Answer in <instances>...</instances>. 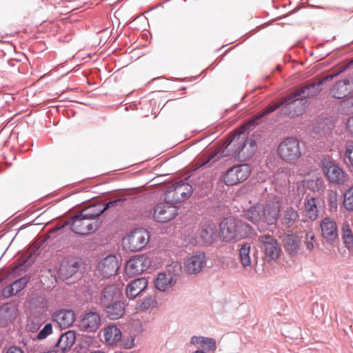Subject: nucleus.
<instances>
[{
	"label": "nucleus",
	"mask_w": 353,
	"mask_h": 353,
	"mask_svg": "<svg viewBox=\"0 0 353 353\" xmlns=\"http://www.w3.org/2000/svg\"><path fill=\"white\" fill-rule=\"evenodd\" d=\"M52 318L60 327L65 329L74 323L75 314L72 310L61 309L56 311L52 314Z\"/></svg>",
	"instance_id": "6ab92c4d"
},
{
	"label": "nucleus",
	"mask_w": 353,
	"mask_h": 353,
	"mask_svg": "<svg viewBox=\"0 0 353 353\" xmlns=\"http://www.w3.org/2000/svg\"><path fill=\"white\" fill-rule=\"evenodd\" d=\"M175 283L176 279L172 273L161 272L158 274L155 280V286L159 290L164 292L173 286Z\"/></svg>",
	"instance_id": "393cba45"
},
{
	"label": "nucleus",
	"mask_w": 353,
	"mask_h": 353,
	"mask_svg": "<svg viewBox=\"0 0 353 353\" xmlns=\"http://www.w3.org/2000/svg\"><path fill=\"white\" fill-rule=\"evenodd\" d=\"M193 189L189 183L180 181L167 187L165 192V201L177 203L188 199L192 194Z\"/></svg>",
	"instance_id": "20e7f679"
},
{
	"label": "nucleus",
	"mask_w": 353,
	"mask_h": 353,
	"mask_svg": "<svg viewBox=\"0 0 353 353\" xmlns=\"http://www.w3.org/2000/svg\"><path fill=\"white\" fill-rule=\"evenodd\" d=\"M342 239L349 250L353 248V234L348 225H345L342 228Z\"/></svg>",
	"instance_id": "58836bf2"
},
{
	"label": "nucleus",
	"mask_w": 353,
	"mask_h": 353,
	"mask_svg": "<svg viewBox=\"0 0 353 353\" xmlns=\"http://www.w3.org/2000/svg\"><path fill=\"white\" fill-rule=\"evenodd\" d=\"M203 336H193L191 339V343L193 345L202 344V339Z\"/></svg>",
	"instance_id": "603ef678"
},
{
	"label": "nucleus",
	"mask_w": 353,
	"mask_h": 353,
	"mask_svg": "<svg viewBox=\"0 0 353 353\" xmlns=\"http://www.w3.org/2000/svg\"><path fill=\"white\" fill-rule=\"evenodd\" d=\"M125 199H117L113 201H110L108 203L103 205V208L104 209V211L109 208H114L115 207H117L119 205H121L122 203L124 201Z\"/></svg>",
	"instance_id": "a18cd8bd"
},
{
	"label": "nucleus",
	"mask_w": 353,
	"mask_h": 353,
	"mask_svg": "<svg viewBox=\"0 0 353 353\" xmlns=\"http://www.w3.org/2000/svg\"><path fill=\"white\" fill-rule=\"evenodd\" d=\"M90 353H104V352H101V351H94V352H92Z\"/></svg>",
	"instance_id": "052dcab7"
},
{
	"label": "nucleus",
	"mask_w": 353,
	"mask_h": 353,
	"mask_svg": "<svg viewBox=\"0 0 353 353\" xmlns=\"http://www.w3.org/2000/svg\"><path fill=\"white\" fill-rule=\"evenodd\" d=\"M277 152L283 161L294 163L301 156L300 143L296 138H287L279 143Z\"/></svg>",
	"instance_id": "39448f33"
},
{
	"label": "nucleus",
	"mask_w": 353,
	"mask_h": 353,
	"mask_svg": "<svg viewBox=\"0 0 353 353\" xmlns=\"http://www.w3.org/2000/svg\"><path fill=\"white\" fill-rule=\"evenodd\" d=\"M101 325V317L97 312H90L84 315L79 323L80 330L88 332H96Z\"/></svg>",
	"instance_id": "dca6fc26"
},
{
	"label": "nucleus",
	"mask_w": 353,
	"mask_h": 353,
	"mask_svg": "<svg viewBox=\"0 0 353 353\" xmlns=\"http://www.w3.org/2000/svg\"><path fill=\"white\" fill-rule=\"evenodd\" d=\"M261 250L268 261H276L279 258L281 249L277 240L269 234L261 235L259 237Z\"/></svg>",
	"instance_id": "6e6552de"
},
{
	"label": "nucleus",
	"mask_w": 353,
	"mask_h": 353,
	"mask_svg": "<svg viewBox=\"0 0 353 353\" xmlns=\"http://www.w3.org/2000/svg\"><path fill=\"white\" fill-rule=\"evenodd\" d=\"M28 327H29L30 331L34 332L37 331L39 329V325H37L32 326L31 325H28Z\"/></svg>",
	"instance_id": "4d7b16f0"
},
{
	"label": "nucleus",
	"mask_w": 353,
	"mask_h": 353,
	"mask_svg": "<svg viewBox=\"0 0 353 353\" xmlns=\"http://www.w3.org/2000/svg\"><path fill=\"white\" fill-rule=\"evenodd\" d=\"M320 167L323 174L331 183L343 185L349 179L346 172L331 157L321 159Z\"/></svg>",
	"instance_id": "f03ea898"
},
{
	"label": "nucleus",
	"mask_w": 353,
	"mask_h": 353,
	"mask_svg": "<svg viewBox=\"0 0 353 353\" xmlns=\"http://www.w3.org/2000/svg\"><path fill=\"white\" fill-rule=\"evenodd\" d=\"M250 168L248 164L234 165L224 175V182L227 185H234L245 181L250 174Z\"/></svg>",
	"instance_id": "9b49d317"
},
{
	"label": "nucleus",
	"mask_w": 353,
	"mask_h": 353,
	"mask_svg": "<svg viewBox=\"0 0 353 353\" xmlns=\"http://www.w3.org/2000/svg\"><path fill=\"white\" fill-rule=\"evenodd\" d=\"M104 212L103 205L101 203L91 205L81 211L83 217H88L92 220H97L96 218Z\"/></svg>",
	"instance_id": "473e14b6"
},
{
	"label": "nucleus",
	"mask_w": 353,
	"mask_h": 353,
	"mask_svg": "<svg viewBox=\"0 0 353 353\" xmlns=\"http://www.w3.org/2000/svg\"><path fill=\"white\" fill-rule=\"evenodd\" d=\"M325 79H321L316 83H312L301 87L292 94L288 95V99L292 105L298 100H303L307 98H312L317 96L322 90L321 85Z\"/></svg>",
	"instance_id": "9d476101"
},
{
	"label": "nucleus",
	"mask_w": 353,
	"mask_h": 353,
	"mask_svg": "<svg viewBox=\"0 0 353 353\" xmlns=\"http://www.w3.org/2000/svg\"><path fill=\"white\" fill-rule=\"evenodd\" d=\"M17 315V309L14 304H3L0 307V326L8 325L15 319Z\"/></svg>",
	"instance_id": "4be33fe9"
},
{
	"label": "nucleus",
	"mask_w": 353,
	"mask_h": 353,
	"mask_svg": "<svg viewBox=\"0 0 353 353\" xmlns=\"http://www.w3.org/2000/svg\"><path fill=\"white\" fill-rule=\"evenodd\" d=\"M250 245L248 243L242 245L239 250V256L242 265L246 268L251 267V258L250 256Z\"/></svg>",
	"instance_id": "e433bc0d"
},
{
	"label": "nucleus",
	"mask_w": 353,
	"mask_h": 353,
	"mask_svg": "<svg viewBox=\"0 0 353 353\" xmlns=\"http://www.w3.org/2000/svg\"><path fill=\"white\" fill-rule=\"evenodd\" d=\"M152 301L151 299H145L143 301L137 303L136 309L141 311L145 310L150 307Z\"/></svg>",
	"instance_id": "de8ad7c7"
},
{
	"label": "nucleus",
	"mask_w": 353,
	"mask_h": 353,
	"mask_svg": "<svg viewBox=\"0 0 353 353\" xmlns=\"http://www.w3.org/2000/svg\"><path fill=\"white\" fill-rule=\"evenodd\" d=\"M16 292L14 290V287L12 285H8L5 287L2 290V294L4 297L8 298L16 294Z\"/></svg>",
	"instance_id": "09e8293b"
},
{
	"label": "nucleus",
	"mask_w": 353,
	"mask_h": 353,
	"mask_svg": "<svg viewBox=\"0 0 353 353\" xmlns=\"http://www.w3.org/2000/svg\"><path fill=\"white\" fill-rule=\"evenodd\" d=\"M242 144V131L236 132L228 140L223 143L216 151L210 154H203L196 161L198 167L210 166L212 163L217 161L222 157H229L238 159V152H240V145Z\"/></svg>",
	"instance_id": "f257e3e1"
},
{
	"label": "nucleus",
	"mask_w": 353,
	"mask_h": 353,
	"mask_svg": "<svg viewBox=\"0 0 353 353\" xmlns=\"http://www.w3.org/2000/svg\"><path fill=\"white\" fill-rule=\"evenodd\" d=\"M121 295L119 288L114 285H108L104 288L101 296V303L105 307L119 301Z\"/></svg>",
	"instance_id": "5701e85b"
},
{
	"label": "nucleus",
	"mask_w": 353,
	"mask_h": 353,
	"mask_svg": "<svg viewBox=\"0 0 353 353\" xmlns=\"http://www.w3.org/2000/svg\"><path fill=\"white\" fill-rule=\"evenodd\" d=\"M150 239V232L142 228L128 233L122 239L123 248L129 252H136L144 249Z\"/></svg>",
	"instance_id": "7ed1b4c3"
},
{
	"label": "nucleus",
	"mask_w": 353,
	"mask_h": 353,
	"mask_svg": "<svg viewBox=\"0 0 353 353\" xmlns=\"http://www.w3.org/2000/svg\"><path fill=\"white\" fill-rule=\"evenodd\" d=\"M346 128L353 135V116L347 119Z\"/></svg>",
	"instance_id": "3c124183"
},
{
	"label": "nucleus",
	"mask_w": 353,
	"mask_h": 353,
	"mask_svg": "<svg viewBox=\"0 0 353 353\" xmlns=\"http://www.w3.org/2000/svg\"><path fill=\"white\" fill-rule=\"evenodd\" d=\"M343 205L347 211H353V185L344 192Z\"/></svg>",
	"instance_id": "ea45409f"
},
{
	"label": "nucleus",
	"mask_w": 353,
	"mask_h": 353,
	"mask_svg": "<svg viewBox=\"0 0 353 353\" xmlns=\"http://www.w3.org/2000/svg\"><path fill=\"white\" fill-rule=\"evenodd\" d=\"M220 236L224 241L236 240V219L229 217L221 223Z\"/></svg>",
	"instance_id": "aec40b11"
},
{
	"label": "nucleus",
	"mask_w": 353,
	"mask_h": 353,
	"mask_svg": "<svg viewBox=\"0 0 353 353\" xmlns=\"http://www.w3.org/2000/svg\"><path fill=\"white\" fill-rule=\"evenodd\" d=\"M240 145V152L238 154V160L248 161L251 159L256 150V145L254 140L248 139L242 132V144Z\"/></svg>",
	"instance_id": "a211bd4d"
},
{
	"label": "nucleus",
	"mask_w": 353,
	"mask_h": 353,
	"mask_svg": "<svg viewBox=\"0 0 353 353\" xmlns=\"http://www.w3.org/2000/svg\"><path fill=\"white\" fill-rule=\"evenodd\" d=\"M305 186L313 192H318L324 188V181L320 176H316L305 181Z\"/></svg>",
	"instance_id": "4c0bfd02"
},
{
	"label": "nucleus",
	"mask_w": 353,
	"mask_h": 353,
	"mask_svg": "<svg viewBox=\"0 0 353 353\" xmlns=\"http://www.w3.org/2000/svg\"><path fill=\"white\" fill-rule=\"evenodd\" d=\"M6 353H24L23 351L17 347H10Z\"/></svg>",
	"instance_id": "864d4df0"
},
{
	"label": "nucleus",
	"mask_w": 353,
	"mask_h": 353,
	"mask_svg": "<svg viewBox=\"0 0 353 353\" xmlns=\"http://www.w3.org/2000/svg\"><path fill=\"white\" fill-rule=\"evenodd\" d=\"M63 227H64V225H61V226H60V227H55V228L53 229V230H54V231H57V230H60V229L63 228Z\"/></svg>",
	"instance_id": "13d9d810"
},
{
	"label": "nucleus",
	"mask_w": 353,
	"mask_h": 353,
	"mask_svg": "<svg viewBox=\"0 0 353 353\" xmlns=\"http://www.w3.org/2000/svg\"><path fill=\"white\" fill-rule=\"evenodd\" d=\"M345 156L348 159L350 165L353 167V142L346 146Z\"/></svg>",
	"instance_id": "49530a36"
},
{
	"label": "nucleus",
	"mask_w": 353,
	"mask_h": 353,
	"mask_svg": "<svg viewBox=\"0 0 353 353\" xmlns=\"http://www.w3.org/2000/svg\"><path fill=\"white\" fill-rule=\"evenodd\" d=\"M99 270L104 277L114 275L119 268V263L114 255H108L99 264Z\"/></svg>",
	"instance_id": "f3484780"
},
{
	"label": "nucleus",
	"mask_w": 353,
	"mask_h": 353,
	"mask_svg": "<svg viewBox=\"0 0 353 353\" xmlns=\"http://www.w3.org/2000/svg\"><path fill=\"white\" fill-rule=\"evenodd\" d=\"M316 244L315 235L312 232H307L305 234V245L308 251H312Z\"/></svg>",
	"instance_id": "a19ab883"
},
{
	"label": "nucleus",
	"mask_w": 353,
	"mask_h": 353,
	"mask_svg": "<svg viewBox=\"0 0 353 353\" xmlns=\"http://www.w3.org/2000/svg\"><path fill=\"white\" fill-rule=\"evenodd\" d=\"M350 92V81L347 79L337 81L331 90L332 96L336 99H343L347 97Z\"/></svg>",
	"instance_id": "c85d7f7f"
},
{
	"label": "nucleus",
	"mask_w": 353,
	"mask_h": 353,
	"mask_svg": "<svg viewBox=\"0 0 353 353\" xmlns=\"http://www.w3.org/2000/svg\"><path fill=\"white\" fill-rule=\"evenodd\" d=\"M105 307L107 316L112 320L118 319L123 316L125 311L124 303L120 300L116 301Z\"/></svg>",
	"instance_id": "c756f323"
},
{
	"label": "nucleus",
	"mask_w": 353,
	"mask_h": 353,
	"mask_svg": "<svg viewBox=\"0 0 353 353\" xmlns=\"http://www.w3.org/2000/svg\"><path fill=\"white\" fill-rule=\"evenodd\" d=\"M70 224L72 232L80 235H88L94 232L99 227L98 220H92L88 217H83L79 212L71 219V221L65 223Z\"/></svg>",
	"instance_id": "0eeeda50"
},
{
	"label": "nucleus",
	"mask_w": 353,
	"mask_h": 353,
	"mask_svg": "<svg viewBox=\"0 0 353 353\" xmlns=\"http://www.w3.org/2000/svg\"><path fill=\"white\" fill-rule=\"evenodd\" d=\"M79 268V262L74 259H68L61 263L59 273L64 278L71 277Z\"/></svg>",
	"instance_id": "cd10ccee"
},
{
	"label": "nucleus",
	"mask_w": 353,
	"mask_h": 353,
	"mask_svg": "<svg viewBox=\"0 0 353 353\" xmlns=\"http://www.w3.org/2000/svg\"><path fill=\"white\" fill-rule=\"evenodd\" d=\"M178 214V208L172 203L160 202L153 210L154 219L160 223H168L173 220Z\"/></svg>",
	"instance_id": "1a4fd4ad"
},
{
	"label": "nucleus",
	"mask_w": 353,
	"mask_h": 353,
	"mask_svg": "<svg viewBox=\"0 0 353 353\" xmlns=\"http://www.w3.org/2000/svg\"><path fill=\"white\" fill-rule=\"evenodd\" d=\"M205 264V255L204 253L200 252L187 258L184 263V268L188 274H196L202 270Z\"/></svg>",
	"instance_id": "2eb2a0df"
},
{
	"label": "nucleus",
	"mask_w": 353,
	"mask_h": 353,
	"mask_svg": "<svg viewBox=\"0 0 353 353\" xmlns=\"http://www.w3.org/2000/svg\"><path fill=\"white\" fill-rule=\"evenodd\" d=\"M202 344L205 345L206 350L215 351L216 349V343L214 339L203 337L202 339Z\"/></svg>",
	"instance_id": "37998d69"
},
{
	"label": "nucleus",
	"mask_w": 353,
	"mask_h": 353,
	"mask_svg": "<svg viewBox=\"0 0 353 353\" xmlns=\"http://www.w3.org/2000/svg\"><path fill=\"white\" fill-rule=\"evenodd\" d=\"M148 285L145 278H139L131 281L125 290L126 296L130 299L136 298Z\"/></svg>",
	"instance_id": "b1692460"
},
{
	"label": "nucleus",
	"mask_w": 353,
	"mask_h": 353,
	"mask_svg": "<svg viewBox=\"0 0 353 353\" xmlns=\"http://www.w3.org/2000/svg\"><path fill=\"white\" fill-rule=\"evenodd\" d=\"M299 216V213L296 210L289 208L284 213L283 224L288 228L292 227L298 221Z\"/></svg>",
	"instance_id": "c9c22d12"
},
{
	"label": "nucleus",
	"mask_w": 353,
	"mask_h": 353,
	"mask_svg": "<svg viewBox=\"0 0 353 353\" xmlns=\"http://www.w3.org/2000/svg\"><path fill=\"white\" fill-rule=\"evenodd\" d=\"M284 249L290 256L297 255L301 244L299 237L294 234L285 233L282 238Z\"/></svg>",
	"instance_id": "412c9836"
},
{
	"label": "nucleus",
	"mask_w": 353,
	"mask_h": 353,
	"mask_svg": "<svg viewBox=\"0 0 353 353\" xmlns=\"http://www.w3.org/2000/svg\"><path fill=\"white\" fill-rule=\"evenodd\" d=\"M281 208V202L278 199L268 201L263 205L262 222L273 225L277 221Z\"/></svg>",
	"instance_id": "4468645a"
},
{
	"label": "nucleus",
	"mask_w": 353,
	"mask_h": 353,
	"mask_svg": "<svg viewBox=\"0 0 353 353\" xmlns=\"http://www.w3.org/2000/svg\"><path fill=\"white\" fill-rule=\"evenodd\" d=\"M321 235L327 243L333 244L339 239L338 228L333 218L325 217L320 223Z\"/></svg>",
	"instance_id": "ddd939ff"
},
{
	"label": "nucleus",
	"mask_w": 353,
	"mask_h": 353,
	"mask_svg": "<svg viewBox=\"0 0 353 353\" xmlns=\"http://www.w3.org/2000/svg\"><path fill=\"white\" fill-rule=\"evenodd\" d=\"M252 232V228L248 223L236 220V240L247 238Z\"/></svg>",
	"instance_id": "72a5a7b5"
},
{
	"label": "nucleus",
	"mask_w": 353,
	"mask_h": 353,
	"mask_svg": "<svg viewBox=\"0 0 353 353\" xmlns=\"http://www.w3.org/2000/svg\"><path fill=\"white\" fill-rule=\"evenodd\" d=\"M292 103L290 100L288 99V96L281 99V101L274 103L272 104L268 105L265 107L260 113L256 114L253 118H252L246 124V126L256 125L259 124L261 122V119L263 117L266 115L276 111L279 108H282L281 110V114L283 115H289L291 117H294L296 115L295 112H292L290 111L289 109Z\"/></svg>",
	"instance_id": "423d86ee"
},
{
	"label": "nucleus",
	"mask_w": 353,
	"mask_h": 353,
	"mask_svg": "<svg viewBox=\"0 0 353 353\" xmlns=\"http://www.w3.org/2000/svg\"><path fill=\"white\" fill-rule=\"evenodd\" d=\"M151 265L152 259L148 255H138L127 262L125 272L130 276H134L147 270Z\"/></svg>",
	"instance_id": "f8f14e48"
},
{
	"label": "nucleus",
	"mask_w": 353,
	"mask_h": 353,
	"mask_svg": "<svg viewBox=\"0 0 353 353\" xmlns=\"http://www.w3.org/2000/svg\"><path fill=\"white\" fill-rule=\"evenodd\" d=\"M105 342L109 345H115L120 342L122 334L115 325H110L103 330Z\"/></svg>",
	"instance_id": "a878e982"
},
{
	"label": "nucleus",
	"mask_w": 353,
	"mask_h": 353,
	"mask_svg": "<svg viewBox=\"0 0 353 353\" xmlns=\"http://www.w3.org/2000/svg\"><path fill=\"white\" fill-rule=\"evenodd\" d=\"M76 341V334L73 331H68L63 334L56 343L58 350L65 352L73 346Z\"/></svg>",
	"instance_id": "bb28decb"
},
{
	"label": "nucleus",
	"mask_w": 353,
	"mask_h": 353,
	"mask_svg": "<svg viewBox=\"0 0 353 353\" xmlns=\"http://www.w3.org/2000/svg\"><path fill=\"white\" fill-rule=\"evenodd\" d=\"M317 202L318 200L316 198L310 197L307 199L304 203L305 215L312 221H314L319 217Z\"/></svg>",
	"instance_id": "2f4dec72"
},
{
	"label": "nucleus",
	"mask_w": 353,
	"mask_h": 353,
	"mask_svg": "<svg viewBox=\"0 0 353 353\" xmlns=\"http://www.w3.org/2000/svg\"><path fill=\"white\" fill-rule=\"evenodd\" d=\"M194 353H206V352H205L204 351H203L201 350H196V352H194Z\"/></svg>",
	"instance_id": "bf43d9fd"
},
{
	"label": "nucleus",
	"mask_w": 353,
	"mask_h": 353,
	"mask_svg": "<svg viewBox=\"0 0 353 353\" xmlns=\"http://www.w3.org/2000/svg\"><path fill=\"white\" fill-rule=\"evenodd\" d=\"M52 333V325L51 323H47L41 329V330L37 334L36 339L37 340H43L46 339L49 335Z\"/></svg>",
	"instance_id": "79ce46f5"
},
{
	"label": "nucleus",
	"mask_w": 353,
	"mask_h": 353,
	"mask_svg": "<svg viewBox=\"0 0 353 353\" xmlns=\"http://www.w3.org/2000/svg\"><path fill=\"white\" fill-rule=\"evenodd\" d=\"M26 284L27 281L26 278H21L12 283L16 293L22 290L26 287Z\"/></svg>",
	"instance_id": "c03bdc74"
},
{
	"label": "nucleus",
	"mask_w": 353,
	"mask_h": 353,
	"mask_svg": "<svg viewBox=\"0 0 353 353\" xmlns=\"http://www.w3.org/2000/svg\"><path fill=\"white\" fill-rule=\"evenodd\" d=\"M342 104L344 105H351L352 106H353V99H352V98L347 99L346 100H344L342 102Z\"/></svg>",
	"instance_id": "6e6d98bb"
},
{
	"label": "nucleus",
	"mask_w": 353,
	"mask_h": 353,
	"mask_svg": "<svg viewBox=\"0 0 353 353\" xmlns=\"http://www.w3.org/2000/svg\"><path fill=\"white\" fill-rule=\"evenodd\" d=\"M216 236V228L214 224H210L203 227L201 232V238L205 243H212Z\"/></svg>",
	"instance_id": "f704fd0d"
},
{
	"label": "nucleus",
	"mask_w": 353,
	"mask_h": 353,
	"mask_svg": "<svg viewBox=\"0 0 353 353\" xmlns=\"http://www.w3.org/2000/svg\"><path fill=\"white\" fill-rule=\"evenodd\" d=\"M328 200L332 208H336L337 206V192H331L328 196Z\"/></svg>",
	"instance_id": "8fccbe9b"
},
{
	"label": "nucleus",
	"mask_w": 353,
	"mask_h": 353,
	"mask_svg": "<svg viewBox=\"0 0 353 353\" xmlns=\"http://www.w3.org/2000/svg\"><path fill=\"white\" fill-rule=\"evenodd\" d=\"M134 339H131L130 341H128L127 343H125L124 345L126 348L130 349L134 346Z\"/></svg>",
	"instance_id": "5fc2aeb1"
},
{
	"label": "nucleus",
	"mask_w": 353,
	"mask_h": 353,
	"mask_svg": "<svg viewBox=\"0 0 353 353\" xmlns=\"http://www.w3.org/2000/svg\"><path fill=\"white\" fill-rule=\"evenodd\" d=\"M263 204L256 203L243 212V216L254 224L262 222Z\"/></svg>",
	"instance_id": "7c9ffc66"
}]
</instances>
